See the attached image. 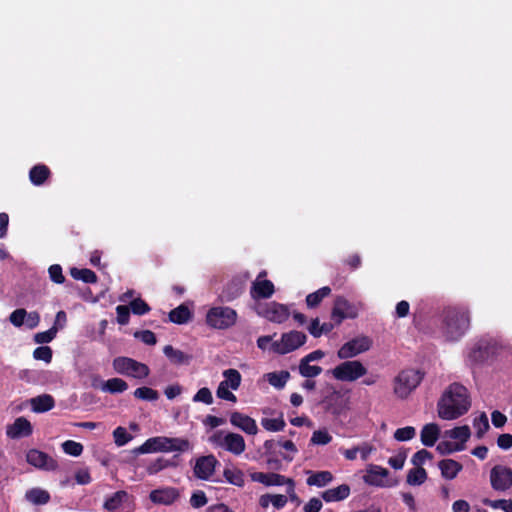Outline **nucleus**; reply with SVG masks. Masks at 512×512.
<instances>
[{
  "mask_svg": "<svg viewBox=\"0 0 512 512\" xmlns=\"http://www.w3.org/2000/svg\"><path fill=\"white\" fill-rule=\"evenodd\" d=\"M471 406L468 390L460 383H452L438 401V416L444 420H454L468 412Z\"/></svg>",
  "mask_w": 512,
  "mask_h": 512,
  "instance_id": "f257e3e1",
  "label": "nucleus"
},
{
  "mask_svg": "<svg viewBox=\"0 0 512 512\" xmlns=\"http://www.w3.org/2000/svg\"><path fill=\"white\" fill-rule=\"evenodd\" d=\"M440 318L441 331L449 341L459 340L470 326L469 311L464 306L445 307Z\"/></svg>",
  "mask_w": 512,
  "mask_h": 512,
  "instance_id": "f03ea898",
  "label": "nucleus"
},
{
  "mask_svg": "<svg viewBox=\"0 0 512 512\" xmlns=\"http://www.w3.org/2000/svg\"><path fill=\"white\" fill-rule=\"evenodd\" d=\"M423 379L419 370H402L394 379V393L398 398L406 399Z\"/></svg>",
  "mask_w": 512,
  "mask_h": 512,
  "instance_id": "7ed1b4c3",
  "label": "nucleus"
},
{
  "mask_svg": "<svg viewBox=\"0 0 512 512\" xmlns=\"http://www.w3.org/2000/svg\"><path fill=\"white\" fill-rule=\"evenodd\" d=\"M237 312L226 306H216L208 310L206 323L209 327L224 330L232 327L237 321Z\"/></svg>",
  "mask_w": 512,
  "mask_h": 512,
  "instance_id": "20e7f679",
  "label": "nucleus"
},
{
  "mask_svg": "<svg viewBox=\"0 0 512 512\" xmlns=\"http://www.w3.org/2000/svg\"><path fill=\"white\" fill-rule=\"evenodd\" d=\"M113 369L121 375H125L128 377H133L137 379H143L149 376L150 369L149 367L137 360L129 357H116L113 360Z\"/></svg>",
  "mask_w": 512,
  "mask_h": 512,
  "instance_id": "39448f33",
  "label": "nucleus"
},
{
  "mask_svg": "<svg viewBox=\"0 0 512 512\" xmlns=\"http://www.w3.org/2000/svg\"><path fill=\"white\" fill-rule=\"evenodd\" d=\"M306 340L307 336L303 332L292 330L283 333L279 341H274L271 349L279 355H285L303 346Z\"/></svg>",
  "mask_w": 512,
  "mask_h": 512,
  "instance_id": "423d86ee",
  "label": "nucleus"
},
{
  "mask_svg": "<svg viewBox=\"0 0 512 512\" xmlns=\"http://www.w3.org/2000/svg\"><path fill=\"white\" fill-rule=\"evenodd\" d=\"M339 381L353 382L367 374L366 367L358 360L345 361L331 371Z\"/></svg>",
  "mask_w": 512,
  "mask_h": 512,
  "instance_id": "0eeeda50",
  "label": "nucleus"
},
{
  "mask_svg": "<svg viewBox=\"0 0 512 512\" xmlns=\"http://www.w3.org/2000/svg\"><path fill=\"white\" fill-rule=\"evenodd\" d=\"M211 442L223 447L235 455L242 454L246 448L243 436L232 432L227 433L222 437V432L219 431L211 437Z\"/></svg>",
  "mask_w": 512,
  "mask_h": 512,
  "instance_id": "6e6552de",
  "label": "nucleus"
},
{
  "mask_svg": "<svg viewBox=\"0 0 512 512\" xmlns=\"http://www.w3.org/2000/svg\"><path fill=\"white\" fill-rule=\"evenodd\" d=\"M489 478L491 487L497 492H505L512 487V469L508 466L495 465Z\"/></svg>",
  "mask_w": 512,
  "mask_h": 512,
  "instance_id": "1a4fd4ad",
  "label": "nucleus"
},
{
  "mask_svg": "<svg viewBox=\"0 0 512 512\" xmlns=\"http://www.w3.org/2000/svg\"><path fill=\"white\" fill-rule=\"evenodd\" d=\"M372 341L367 336H361L343 344L337 352L340 359H349L355 357L370 349Z\"/></svg>",
  "mask_w": 512,
  "mask_h": 512,
  "instance_id": "9d476101",
  "label": "nucleus"
},
{
  "mask_svg": "<svg viewBox=\"0 0 512 512\" xmlns=\"http://www.w3.org/2000/svg\"><path fill=\"white\" fill-rule=\"evenodd\" d=\"M389 470L379 465L370 464L363 476V481L370 486L375 487H393L397 482H391L387 479Z\"/></svg>",
  "mask_w": 512,
  "mask_h": 512,
  "instance_id": "9b49d317",
  "label": "nucleus"
},
{
  "mask_svg": "<svg viewBox=\"0 0 512 512\" xmlns=\"http://www.w3.org/2000/svg\"><path fill=\"white\" fill-rule=\"evenodd\" d=\"M359 314L358 307L349 302L345 297L338 296L334 301L331 316L340 324L344 319H355Z\"/></svg>",
  "mask_w": 512,
  "mask_h": 512,
  "instance_id": "f8f14e48",
  "label": "nucleus"
},
{
  "mask_svg": "<svg viewBox=\"0 0 512 512\" xmlns=\"http://www.w3.org/2000/svg\"><path fill=\"white\" fill-rule=\"evenodd\" d=\"M258 314L271 322L280 324L289 318L290 311L288 306L273 301L261 306L258 310Z\"/></svg>",
  "mask_w": 512,
  "mask_h": 512,
  "instance_id": "ddd939ff",
  "label": "nucleus"
},
{
  "mask_svg": "<svg viewBox=\"0 0 512 512\" xmlns=\"http://www.w3.org/2000/svg\"><path fill=\"white\" fill-rule=\"evenodd\" d=\"M26 460L30 465L47 471H54L58 467L56 460L37 449L29 450L26 454Z\"/></svg>",
  "mask_w": 512,
  "mask_h": 512,
  "instance_id": "4468645a",
  "label": "nucleus"
},
{
  "mask_svg": "<svg viewBox=\"0 0 512 512\" xmlns=\"http://www.w3.org/2000/svg\"><path fill=\"white\" fill-rule=\"evenodd\" d=\"M218 460L214 455L201 456L196 460L194 475L201 480H208L215 472Z\"/></svg>",
  "mask_w": 512,
  "mask_h": 512,
  "instance_id": "2eb2a0df",
  "label": "nucleus"
},
{
  "mask_svg": "<svg viewBox=\"0 0 512 512\" xmlns=\"http://www.w3.org/2000/svg\"><path fill=\"white\" fill-rule=\"evenodd\" d=\"M265 276L266 271L260 272L257 279L252 283L250 294L253 299H266L274 294V284L267 279L261 280Z\"/></svg>",
  "mask_w": 512,
  "mask_h": 512,
  "instance_id": "dca6fc26",
  "label": "nucleus"
},
{
  "mask_svg": "<svg viewBox=\"0 0 512 512\" xmlns=\"http://www.w3.org/2000/svg\"><path fill=\"white\" fill-rule=\"evenodd\" d=\"M32 433L33 427L30 421L23 416L16 418L13 424L8 425L6 428V435L11 439L28 437Z\"/></svg>",
  "mask_w": 512,
  "mask_h": 512,
  "instance_id": "f3484780",
  "label": "nucleus"
},
{
  "mask_svg": "<svg viewBox=\"0 0 512 512\" xmlns=\"http://www.w3.org/2000/svg\"><path fill=\"white\" fill-rule=\"evenodd\" d=\"M230 423L249 435H255L258 432L255 420L238 411H234L230 414Z\"/></svg>",
  "mask_w": 512,
  "mask_h": 512,
  "instance_id": "a211bd4d",
  "label": "nucleus"
},
{
  "mask_svg": "<svg viewBox=\"0 0 512 512\" xmlns=\"http://www.w3.org/2000/svg\"><path fill=\"white\" fill-rule=\"evenodd\" d=\"M179 496L180 494L178 489L174 487H166L151 491L149 497L153 503L171 505L179 498Z\"/></svg>",
  "mask_w": 512,
  "mask_h": 512,
  "instance_id": "6ab92c4d",
  "label": "nucleus"
},
{
  "mask_svg": "<svg viewBox=\"0 0 512 512\" xmlns=\"http://www.w3.org/2000/svg\"><path fill=\"white\" fill-rule=\"evenodd\" d=\"M167 437L156 436L147 439L142 445L134 449L135 454L166 452Z\"/></svg>",
  "mask_w": 512,
  "mask_h": 512,
  "instance_id": "aec40b11",
  "label": "nucleus"
},
{
  "mask_svg": "<svg viewBox=\"0 0 512 512\" xmlns=\"http://www.w3.org/2000/svg\"><path fill=\"white\" fill-rule=\"evenodd\" d=\"M251 479L254 482H259L265 486H282L288 484L290 478H286L284 475L278 473H264L254 472L251 474Z\"/></svg>",
  "mask_w": 512,
  "mask_h": 512,
  "instance_id": "412c9836",
  "label": "nucleus"
},
{
  "mask_svg": "<svg viewBox=\"0 0 512 512\" xmlns=\"http://www.w3.org/2000/svg\"><path fill=\"white\" fill-rule=\"evenodd\" d=\"M491 354V347L487 342L476 343L468 354V361L471 364H480L486 361Z\"/></svg>",
  "mask_w": 512,
  "mask_h": 512,
  "instance_id": "4be33fe9",
  "label": "nucleus"
},
{
  "mask_svg": "<svg viewBox=\"0 0 512 512\" xmlns=\"http://www.w3.org/2000/svg\"><path fill=\"white\" fill-rule=\"evenodd\" d=\"M350 493V486L348 484H341L338 487L323 491L321 497L327 503L338 502L348 498Z\"/></svg>",
  "mask_w": 512,
  "mask_h": 512,
  "instance_id": "5701e85b",
  "label": "nucleus"
},
{
  "mask_svg": "<svg viewBox=\"0 0 512 512\" xmlns=\"http://www.w3.org/2000/svg\"><path fill=\"white\" fill-rule=\"evenodd\" d=\"M438 467L443 478L453 480L462 471L463 466L454 459H443L439 461Z\"/></svg>",
  "mask_w": 512,
  "mask_h": 512,
  "instance_id": "b1692460",
  "label": "nucleus"
},
{
  "mask_svg": "<svg viewBox=\"0 0 512 512\" xmlns=\"http://www.w3.org/2000/svg\"><path fill=\"white\" fill-rule=\"evenodd\" d=\"M32 410L36 413H44L55 407V400L50 394H41L30 399Z\"/></svg>",
  "mask_w": 512,
  "mask_h": 512,
  "instance_id": "393cba45",
  "label": "nucleus"
},
{
  "mask_svg": "<svg viewBox=\"0 0 512 512\" xmlns=\"http://www.w3.org/2000/svg\"><path fill=\"white\" fill-rule=\"evenodd\" d=\"M440 435V428L436 423H428L423 426L420 432V439L424 446L432 447Z\"/></svg>",
  "mask_w": 512,
  "mask_h": 512,
  "instance_id": "a878e982",
  "label": "nucleus"
},
{
  "mask_svg": "<svg viewBox=\"0 0 512 512\" xmlns=\"http://www.w3.org/2000/svg\"><path fill=\"white\" fill-rule=\"evenodd\" d=\"M178 460V455H174L171 459L159 457L147 465L146 472L149 475H155L168 467H176L178 465Z\"/></svg>",
  "mask_w": 512,
  "mask_h": 512,
  "instance_id": "bb28decb",
  "label": "nucleus"
},
{
  "mask_svg": "<svg viewBox=\"0 0 512 512\" xmlns=\"http://www.w3.org/2000/svg\"><path fill=\"white\" fill-rule=\"evenodd\" d=\"M50 176L51 171L44 164L34 165L29 171V180L35 186L43 185Z\"/></svg>",
  "mask_w": 512,
  "mask_h": 512,
  "instance_id": "cd10ccee",
  "label": "nucleus"
},
{
  "mask_svg": "<svg viewBox=\"0 0 512 512\" xmlns=\"http://www.w3.org/2000/svg\"><path fill=\"white\" fill-rule=\"evenodd\" d=\"M163 353L169 361L175 365L188 364L191 360L190 355L181 350L175 349L172 345L164 346Z\"/></svg>",
  "mask_w": 512,
  "mask_h": 512,
  "instance_id": "c85d7f7f",
  "label": "nucleus"
},
{
  "mask_svg": "<svg viewBox=\"0 0 512 512\" xmlns=\"http://www.w3.org/2000/svg\"><path fill=\"white\" fill-rule=\"evenodd\" d=\"M192 318L188 306L181 304L169 312V320L175 324H185Z\"/></svg>",
  "mask_w": 512,
  "mask_h": 512,
  "instance_id": "c756f323",
  "label": "nucleus"
},
{
  "mask_svg": "<svg viewBox=\"0 0 512 512\" xmlns=\"http://www.w3.org/2000/svg\"><path fill=\"white\" fill-rule=\"evenodd\" d=\"M333 474L330 471H317L312 473L306 480L307 485L324 487L333 481Z\"/></svg>",
  "mask_w": 512,
  "mask_h": 512,
  "instance_id": "7c9ffc66",
  "label": "nucleus"
},
{
  "mask_svg": "<svg viewBox=\"0 0 512 512\" xmlns=\"http://www.w3.org/2000/svg\"><path fill=\"white\" fill-rule=\"evenodd\" d=\"M128 496V493L124 490L117 491L106 498L103 507L108 511H116L127 500Z\"/></svg>",
  "mask_w": 512,
  "mask_h": 512,
  "instance_id": "2f4dec72",
  "label": "nucleus"
},
{
  "mask_svg": "<svg viewBox=\"0 0 512 512\" xmlns=\"http://www.w3.org/2000/svg\"><path fill=\"white\" fill-rule=\"evenodd\" d=\"M25 497L29 502L35 505H44L50 500L49 492L40 488H32L28 490Z\"/></svg>",
  "mask_w": 512,
  "mask_h": 512,
  "instance_id": "473e14b6",
  "label": "nucleus"
},
{
  "mask_svg": "<svg viewBox=\"0 0 512 512\" xmlns=\"http://www.w3.org/2000/svg\"><path fill=\"white\" fill-rule=\"evenodd\" d=\"M445 435L449 438L459 440V442L456 443L463 444L465 446V443L471 436V430L468 425H463L445 431Z\"/></svg>",
  "mask_w": 512,
  "mask_h": 512,
  "instance_id": "72a5a7b5",
  "label": "nucleus"
},
{
  "mask_svg": "<svg viewBox=\"0 0 512 512\" xmlns=\"http://www.w3.org/2000/svg\"><path fill=\"white\" fill-rule=\"evenodd\" d=\"M331 288L328 286L321 287L317 291L310 293L306 296V304L308 308H316L320 305L322 300L329 296Z\"/></svg>",
  "mask_w": 512,
  "mask_h": 512,
  "instance_id": "f704fd0d",
  "label": "nucleus"
},
{
  "mask_svg": "<svg viewBox=\"0 0 512 512\" xmlns=\"http://www.w3.org/2000/svg\"><path fill=\"white\" fill-rule=\"evenodd\" d=\"M70 275L75 280H81L84 283H96L98 280V277L96 273L90 269L87 268H71L70 269Z\"/></svg>",
  "mask_w": 512,
  "mask_h": 512,
  "instance_id": "c9c22d12",
  "label": "nucleus"
},
{
  "mask_svg": "<svg viewBox=\"0 0 512 512\" xmlns=\"http://www.w3.org/2000/svg\"><path fill=\"white\" fill-rule=\"evenodd\" d=\"M223 476L226 481L232 485L243 487L245 484V476L242 470L238 468H225Z\"/></svg>",
  "mask_w": 512,
  "mask_h": 512,
  "instance_id": "e433bc0d",
  "label": "nucleus"
},
{
  "mask_svg": "<svg viewBox=\"0 0 512 512\" xmlns=\"http://www.w3.org/2000/svg\"><path fill=\"white\" fill-rule=\"evenodd\" d=\"M223 377L225 378L221 383L228 386L232 390H237L241 385V374L238 370L230 368L224 370Z\"/></svg>",
  "mask_w": 512,
  "mask_h": 512,
  "instance_id": "4c0bfd02",
  "label": "nucleus"
},
{
  "mask_svg": "<svg viewBox=\"0 0 512 512\" xmlns=\"http://www.w3.org/2000/svg\"><path fill=\"white\" fill-rule=\"evenodd\" d=\"M128 389V384L121 378H111L102 385V390L111 394L122 393Z\"/></svg>",
  "mask_w": 512,
  "mask_h": 512,
  "instance_id": "58836bf2",
  "label": "nucleus"
},
{
  "mask_svg": "<svg viewBox=\"0 0 512 512\" xmlns=\"http://www.w3.org/2000/svg\"><path fill=\"white\" fill-rule=\"evenodd\" d=\"M267 381L277 389H282L290 378L288 371L271 372L266 374Z\"/></svg>",
  "mask_w": 512,
  "mask_h": 512,
  "instance_id": "ea45409f",
  "label": "nucleus"
},
{
  "mask_svg": "<svg viewBox=\"0 0 512 512\" xmlns=\"http://www.w3.org/2000/svg\"><path fill=\"white\" fill-rule=\"evenodd\" d=\"M427 479V472L423 467H415L408 471L406 482L409 485H421Z\"/></svg>",
  "mask_w": 512,
  "mask_h": 512,
  "instance_id": "a19ab883",
  "label": "nucleus"
},
{
  "mask_svg": "<svg viewBox=\"0 0 512 512\" xmlns=\"http://www.w3.org/2000/svg\"><path fill=\"white\" fill-rule=\"evenodd\" d=\"M473 427L476 429L477 439H482L485 433L489 430V420L485 412H482L478 417L473 420Z\"/></svg>",
  "mask_w": 512,
  "mask_h": 512,
  "instance_id": "79ce46f5",
  "label": "nucleus"
},
{
  "mask_svg": "<svg viewBox=\"0 0 512 512\" xmlns=\"http://www.w3.org/2000/svg\"><path fill=\"white\" fill-rule=\"evenodd\" d=\"M167 441L166 452H185L190 449V443L187 439L167 437Z\"/></svg>",
  "mask_w": 512,
  "mask_h": 512,
  "instance_id": "37998d69",
  "label": "nucleus"
},
{
  "mask_svg": "<svg viewBox=\"0 0 512 512\" xmlns=\"http://www.w3.org/2000/svg\"><path fill=\"white\" fill-rule=\"evenodd\" d=\"M261 425L267 431L278 432L285 428L286 423L281 415L279 418H262Z\"/></svg>",
  "mask_w": 512,
  "mask_h": 512,
  "instance_id": "c03bdc74",
  "label": "nucleus"
},
{
  "mask_svg": "<svg viewBox=\"0 0 512 512\" xmlns=\"http://www.w3.org/2000/svg\"><path fill=\"white\" fill-rule=\"evenodd\" d=\"M322 372V368L318 365H310V362L306 360H300L299 363V373L301 376L305 378H314L320 375Z\"/></svg>",
  "mask_w": 512,
  "mask_h": 512,
  "instance_id": "a18cd8bd",
  "label": "nucleus"
},
{
  "mask_svg": "<svg viewBox=\"0 0 512 512\" xmlns=\"http://www.w3.org/2000/svg\"><path fill=\"white\" fill-rule=\"evenodd\" d=\"M243 292V288L240 284L236 282H231L226 285V287L222 291V298L225 301H233L238 298Z\"/></svg>",
  "mask_w": 512,
  "mask_h": 512,
  "instance_id": "49530a36",
  "label": "nucleus"
},
{
  "mask_svg": "<svg viewBox=\"0 0 512 512\" xmlns=\"http://www.w3.org/2000/svg\"><path fill=\"white\" fill-rule=\"evenodd\" d=\"M134 397L145 401H156L159 398V393L150 387H139L134 391Z\"/></svg>",
  "mask_w": 512,
  "mask_h": 512,
  "instance_id": "de8ad7c7",
  "label": "nucleus"
},
{
  "mask_svg": "<svg viewBox=\"0 0 512 512\" xmlns=\"http://www.w3.org/2000/svg\"><path fill=\"white\" fill-rule=\"evenodd\" d=\"M436 449L441 455H448L457 451L464 450L465 446L463 444H457L455 442L442 441L437 445Z\"/></svg>",
  "mask_w": 512,
  "mask_h": 512,
  "instance_id": "09e8293b",
  "label": "nucleus"
},
{
  "mask_svg": "<svg viewBox=\"0 0 512 512\" xmlns=\"http://www.w3.org/2000/svg\"><path fill=\"white\" fill-rule=\"evenodd\" d=\"M58 329L59 327L52 326L46 331L36 333L33 338L34 342L37 344H45L51 342L56 337Z\"/></svg>",
  "mask_w": 512,
  "mask_h": 512,
  "instance_id": "8fccbe9b",
  "label": "nucleus"
},
{
  "mask_svg": "<svg viewBox=\"0 0 512 512\" xmlns=\"http://www.w3.org/2000/svg\"><path fill=\"white\" fill-rule=\"evenodd\" d=\"M114 442L118 447L126 445L132 440V435L127 432L126 428L118 426L113 431Z\"/></svg>",
  "mask_w": 512,
  "mask_h": 512,
  "instance_id": "3c124183",
  "label": "nucleus"
},
{
  "mask_svg": "<svg viewBox=\"0 0 512 512\" xmlns=\"http://www.w3.org/2000/svg\"><path fill=\"white\" fill-rule=\"evenodd\" d=\"M483 504L493 509H502L505 512H512V500L510 499H484Z\"/></svg>",
  "mask_w": 512,
  "mask_h": 512,
  "instance_id": "603ef678",
  "label": "nucleus"
},
{
  "mask_svg": "<svg viewBox=\"0 0 512 512\" xmlns=\"http://www.w3.org/2000/svg\"><path fill=\"white\" fill-rule=\"evenodd\" d=\"M131 312L135 315H145L150 312L151 308L142 298H136L129 304Z\"/></svg>",
  "mask_w": 512,
  "mask_h": 512,
  "instance_id": "864d4df0",
  "label": "nucleus"
},
{
  "mask_svg": "<svg viewBox=\"0 0 512 512\" xmlns=\"http://www.w3.org/2000/svg\"><path fill=\"white\" fill-rule=\"evenodd\" d=\"M332 441V436L325 429H319L313 432L310 442L314 445H327Z\"/></svg>",
  "mask_w": 512,
  "mask_h": 512,
  "instance_id": "5fc2aeb1",
  "label": "nucleus"
},
{
  "mask_svg": "<svg viewBox=\"0 0 512 512\" xmlns=\"http://www.w3.org/2000/svg\"><path fill=\"white\" fill-rule=\"evenodd\" d=\"M62 449L66 454L78 457L83 452V445L73 440H67L62 443Z\"/></svg>",
  "mask_w": 512,
  "mask_h": 512,
  "instance_id": "6e6d98bb",
  "label": "nucleus"
},
{
  "mask_svg": "<svg viewBox=\"0 0 512 512\" xmlns=\"http://www.w3.org/2000/svg\"><path fill=\"white\" fill-rule=\"evenodd\" d=\"M416 435L415 428L412 426H406L403 428H398L394 433V438L397 441H409L413 439Z\"/></svg>",
  "mask_w": 512,
  "mask_h": 512,
  "instance_id": "4d7b16f0",
  "label": "nucleus"
},
{
  "mask_svg": "<svg viewBox=\"0 0 512 512\" xmlns=\"http://www.w3.org/2000/svg\"><path fill=\"white\" fill-rule=\"evenodd\" d=\"M53 352L49 346H39L33 351V357L36 360H42L50 363L52 360Z\"/></svg>",
  "mask_w": 512,
  "mask_h": 512,
  "instance_id": "13d9d810",
  "label": "nucleus"
},
{
  "mask_svg": "<svg viewBox=\"0 0 512 512\" xmlns=\"http://www.w3.org/2000/svg\"><path fill=\"white\" fill-rule=\"evenodd\" d=\"M49 277L52 282L56 284H63L65 282V276L63 275V270L61 265L53 264L48 269Z\"/></svg>",
  "mask_w": 512,
  "mask_h": 512,
  "instance_id": "bf43d9fd",
  "label": "nucleus"
},
{
  "mask_svg": "<svg viewBox=\"0 0 512 512\" xmlns=\"http://www.w3.org/2000/svg\"><path fill=\"white\" fill-rule=\"evenodd\" d=\"M194 402H202L206 405H210L213 403V396L209 388L203 387L200 388L197 393L193 396Z\"/></svg>",
  "mask_w": 512,
  "mask_h": 512,
  "instance_id": "052dcab7",
  "label": "nucleus"
},
{
  "mask_svg": "<svg viewBox=\"0 0 512 512\" xmlns=\"http://www.w3.org/2000/svg\"><path fill=\"white\" fill-rule=\"evenodd\" d=\"M131 309L127 305H118L116 307L117 323L120 325H127L130 320Z\"/></svg>",
  "mask_w": 512,
  "mask_h": 512,
  "instance_id": "680f3d73",
  "label": "nucleus"
},
{
  "mask_svg": "<svg viewBox=\"0 0 512 512\" xmlns=\"http://www.w3.org/2000/svg\"><path fill=\"white\" fill-rule=\"evenodd\" d=\"M134 337L147 345H155L157 343L156 335L151 330L136 331Z\"/></svg>",
  "mask_w": 512,
  "mask_h": 512,
  "instance_id": "e2e57ef3",
  "label": "nucleus"
},
{
  "mask_svg": "<svg viewBox=\"0 0 512 512\" xmlns=\"http://www.w3.org/2000/svg\"><path fill=\"white\" fill-rule=\"evenodd\" d=\"M432 458L433 455L431 452L426 449H421L412 456L411 462L416 467H422L426 460H430Z\"/></svg>",
  "mask_w": 512,
  "mask_h": 512,
  "instance_id": "0e129e2a",
  "label": "nucleus"
},
{
  "mask_svg": "<svg viewBox=\"0 0 512 512\" xmlns=\"http://www.w3.org/2000/svg\"><path fill=\"white\" fill-rule=\"evenodd\" d=\"M26 315L27 311L24 308H18L10 314L9 320L15 327H21L24 325Z\"/></svg>",
  "mask_w": 512,
  "mask_h": 512,
  "instance_id": "69168bd1",
  "label": "nucleus"
},
{
  "mask_svg": "<svg viewBox=\"0 0 512 512\" xmlns=\"http://www.w3.org/2000/svg\"><path fill=\"white\" fill-rule=\"evenodd\" d=\"M208 502L206 494L202 490H197L192 493L190 504L193 508H201Z\"/></svg>",
  "mask_w": 512,
  "mask_h": 512,
  "instance_id": "338daca9",
  "label": "nucleus"
},
{
  "mask_svg": "<svg viewBox=\"0 0 512 512\" xmlns=\"http://www.w3.org/2000/svg\"><path fill=\"white\" fill-rule=\"evenodd\" d=\"M216 395L218 398L230 401V402H236L237 398L236 396L229 390V387L224 385L223 383H219L218 388L216 390Z\"/></svg>",
  "mask_w": 512,
  "mask_h": 512,
  "instance_id": "774afa93",
  "label": "nucleus"
}]
</instances>
